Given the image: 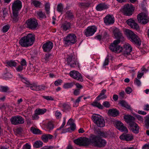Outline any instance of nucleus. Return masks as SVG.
<instances>
[{
    "instance_id": "1",
    "label": "nucleus",
    "mask_w": 149,
    "mask_h": 149,
    "mask_svg": "<svg viewBox=\"0 0 149 149\" xmlns=\"http://www.w3.org/2000/svg\"><path fill=\"white\" fill-rule=\"evenodd\" d=\"M35 36L32 33H29L22 37L19 41V45L23 47H27L31 46L33 43Z\"/></svg>"
},
{
    "instance_id": "2",
    "label": "nucleus",
    "mask_w": 149,
    "mask_h": 149,
    "mask_svg": "<svg viewBox=\"0 0 149 149\" xmlns=\"http://www.w3.org/2000/svg\"><path fill=\"white\" fill-rule=\"evenodd\" d=\"M125 34L133 43L137 46H139L141 43V41L139 37L132 31L126 29L125 31Z\"/></svg>"
},
{
    "instance_id": "3",
    "label": "nucleus",
    "mask_w": 149,
    "mask_h": 149,
    "mask_svg": "<svg viewBox=\"0 0 149 149\" xmlns=\"http://www.w3.org/2000/svg\"><path fill=\"white\" fill-rule=\"evenodd\" d=\"M92 118L94 123L98 127H102L105 125V121L103 117L100 115L94 114Z\"/></svg>"
},
{
    "instance_id": "4",
    "label": "nucleus",
    "mask_w": 149,
    "mask_h": 149,
    "mask_svg": "<svg viewBox=\"0 0 149 149\" xmlns=\"http://www.w3.org/2000/svg\"><path fill=\"white\" fill-rule=\"evenodd\" d=\"M92 140L93 142V145L95 146L101 147L105 146L106 142L105 140L101 139L98 135H94Z\"/></svg>"
},
{
    "instance_id": "5",
    "label": "nucleus",
    "mask_w": 149,
    "mask_h": 149,
    "mask_svg": "<svg viewBox=\"0 0 149 149\" xmlns=\"http://www.w3.org/2000/svg\"><path fill=\"white\" fill-rule=\"evenodd\" d=\"M65 45L68 46L74 44L77 41V37L74 33L68 34L63 38Z\"/></svg>"
},
{
    "instance_id": "6",
    "label": "nucleus",
    "mask_w": 149,
    "mask_h": 149,
    "mask_svg": "<svg viewBox=\"0 0 149 149\" xmlns=\"http://www.w3.org/2000/svg\"><path fill=\"white\" fill-rule=\"evenodd\" d=\"M132 51V48L130 45L128 43H126L122 47L121 51L124 55L127 58L130 59L132 56L130 54L131 52Z\"/></svg>"
},
{
    "instance_id": "7",
    "label": "nucleus",
    "mask_w": 149,
    "mask_h": 149,
    "mask_svg": "<svg viewBox=\"0 0 149 149\" xmlns=\"http://www.w3.org/2000/svg\"><path fill=\"white\" fill-rule=\"evenodd\" d=\"M120 42V40H114L110 45L109 48L110 50L116 53H119L121 52L122 47L118 45Z\"/></svg>"
},
{
    "instance_id": "8",
    "label": "nucleus",
    "mask_w": 149,
    "mask_h": 149,
    "mask_svg": "<svg viewBox=\"0 0 149 149\" xmlns=\"http://www.w3.org/2000/svg\"><path fill=\"white\" fill-rule=\"evenodd\" d=\"M138 22L141 24H145L149 21V18L148 14L145 13H141L137 16Z\"/></svg>"
},
{
    "instance_id": "9",
    "label": "nucleus",
    "mask_w": 149,
    "mask_h": 149,
    "mask_svg": "<svg viewBox=\"0 0 149 149\" xmlns=\"http://www.w3.org/2000/svg\"><path fill=\"white\" fill-rule=\"evenodd\" d=\"M26 24L27 27L32 30L35 29L38 25L37 20L34 18H31L28 19Z\"/></svg>"
},
{
    "instance_id": "10",
    "label": "nucleus",
    "mask_w": 149,
    "mask_h": 149,
    "mask_svg": "<svg viewBox=\"0 0 149 149\" xmlns=\"http://www.w3.org/2000/svg\"><path fill=\"white\" fill-rule=\"evenodd\" d=\"M134 9V7L131 4H127L124 6L123 11L125 15L130 16L132 14Z\"/></svg>"
},
{
    "instance_id": "11",
    "label": "nucleus",
    "mask_w": 149,
    "mask_h": 149,
    "mask_svg": "<svg viewBox=\"0 0 149 149\" xmlns=\"http://www.w3.org/2000/svg\"><path fill=\"white\" fill-rule=\"evenodd\" d=\"M10 120L12 124L14 125L23 124L24 122L23 118L20 116L13 117L10 118Z\"/></svg>"
},
{
    "instance_id": "12",
    "label": "nucleus",
    "mask_w": 149,
    "mask_h": 149,
    "mask_svg": "<svg viewBox=\"0 0 149 149\" xmlns=\"http://www.w3.org/2000/svg\"><path fill=\"white\" fill-rule=\"evenodd\" d=\"M97 30V28L95 26H88L85 30L84 34L86 37L91 36L96 32Z\"/></svg>"
},
{
    "instance_id": "13",
    "label": "nucleus",
    "mask_w": 149,
    "mask_h": 149,
    "mask_svg": "<svg viewBox=\"0 0 149 149\" xmlns=\"http://www.w3.org/2000/svg\"><path fill=\"white\" fill-rule=\"evenodd\" d=\"M67 63L71 68L77 67V61L76 58L72 55L69 56L67 58Z\"/></svg>"
},
{
    "instance_id": "14",
    "label": "nucleus",
    "mask_w": 149,
    "mask_h": 149,
    "mask_svg": "<svg viewBox=\"0 0 149 149\" xmlns=\"http://www.w3.org/2000/svg\"><path fill=\"white\" fill-rule=\"evenodd\" d=\"M70 77L72 78L79 81L82 82L83 81L81 75L78 72L75 70L71 71L69 73Z\"/></svg>"
},
{
    "instance_id": "15",
    "label": "nucleus",
    "mask_w": 149,
    "mask_h": 149,
    "mask_svg": "<svg viewBox=\"0 0 149 149\" xmlns=\"http://www.w3.org/2000/svg\"><path fill=\"white\" fill-rule=\"evenodd\" d=\"M22 8V3L21 1L17 0L14 1L12 3V10L13 11H18Z\"/></svg>"
},
{
    "instance_id": "16",
    "label": "nucleus",
    "mask_w": 149,
    "mask_h": 149,
    "mask_svg": "<svg viewBox=\"0 0 149 149\" xmlns=\"http://www.w3.org/2000/svg\"><path fill=\"white\" fill-rule=\"evenodd\" d=\"M53 47V42L50 41H47L43 44L42 48L44 52H49L51 51Z\"/></svg>"
},
{
    "instance_id": "17",
    "label": "nucleus",
    "mask_w": 149,
    "mask_h": 149,
    "mask_svg": "<svg viewBox=\"0 0 149 149\" xmlns=\"http://www.w3.org/2000/svg\"><path fill=\"white\" fill-rule=\"evenodd\" d=\"M104 22L107 25L113 24L114 22V17L113 15H108L104 18Z\"/></svg>"
},
{
    "instance_id": "18",
    "label": "nucleus",
    "mask_w": 149,
    "mask_h": 149,
    "mask_svg": "<svg viewBox=\"0 0 149 149\" xmlns=\"http://www.w3.org/2000/svg\"><path fill=\"white\" fill-rule=\"evenodd\" d=\"M124 119L125 122L128 124L129 126L135 123V118L129 115H126L124 116Z\"/></svg>"
},
{
    "instance_id": "19",
    "label": "nucleus",
    "mask_w": 149,
    "mask_h": 149,
    "mask_svg": "<svg viewBox=\"0 0 149 149\" xmlns=\"http://www.w3.org/2000/svg\"><path fill=\"white\" fill-rule=\"evenodd\" d=\"M128 127L129 129L133 133L137 134L139 132V127L136 123L128 126Z\"/></svg>"
},
{
    "instance_id": "20",
    "label": "nucleus",
    "mask_w": 149,
    "mask_h": 149,
    "mask_svg": "<svg viewBox=\"0 0 149 149\" xmlns=\"http://www.w3.org/2000/svg\"><path fill=\"white\" fill-rule=\"evenodd\" d=\"M126 22L130 27L134 29L137 30L139 28L138 24L135 22L134 20L131 18L127 20Z\"/></svg>"
},
{
    "instance_id": "21",
    "label": "nucleus",
    "mask_w": 149,
    "mask_h": 149,
    "mask_svg": "<svg viewBox=\"0 0 149 149\" xmlns=\"http://www.w3.org/2000/svg\"><path fill=\"white\" fill-rule=\"evenodd\" d=\"M116 128L121 132H125L126 133L128 132V130L127 127L124 126L123 124L120 121H117L116 123Z\"/></svg>"
},
{
    "instance_id": "22",
    "label": "nucleus",
    "mask_w": 149,
    "mask_h": 149,
    "mask_svg": "<svg viewBox=\"0 0 149 149\" xmlns=\"http://www.w3.org/2000/svg\"><path fill=\"white\" fill-rule=\"evenodd\" d=\"M120 138L121 140L126 141H131L133 139V136L131 134H123L120 136Z\"/></svg>"
},
{
    "instance_id": "23",
    "label": "nucleus",
    "mask_w": 149,
    "mask_h": 149,
    "mask_svg": "<svg viewBox=\"0 0 149 149\" xmlns=\"http://www.w3.org/2000/svg\"><path fill=\"white\" fill-rule=\"evenodd\" d=\"M113 32L114 36L117 40H120V39H123L124 38L121 31L118 29L115 28L113 30Z\"/></svg>"
},
{
    "instance_id": "24",
    "label": "nucleus",
    "mask_w": 149,
    "mask_h": 149,
    "mask_svg": "<svg viewBox=\"0 0 149 149\" xmlns=\"http://www.w3.org/2000/svg\"><path fill=\"white\" fill-rule=\"evenodd\" d=\"M94 136V135L91 134L89 138H85L84 139H83V146H86L88 145L91 143L93 145V142L92 141V139Z\"/></svg>"
},
{
    "instance_id": "25",
    "label": "nucleus",
    "mask_w": 149,
    "mask_h": 149,
    "mask_svg": "<svg viewBox=\"0 0 149 149\" xmlns=\"http://www.w3.org/2000/svg\"><path fill=\"white\" fill-rule=\"evenodd\" d=\"M61 30L66 31L71 28V24L69 22H66L61 24Z\"/></svg>"
},
{
    "instance_id": "26",
    "label": "nucleus",
    "mask_w": 149,
    "mask_h": 149,
    "mask_svg": "<svg viewBox=\"0 0 149 149\" xmlns=\"http://www.w3.org/2000/svg\"><path fill=\"white\" fill-rule=\"evenodd\" d=\"M18 13V11H13V15L11 16V17L14 22H16L19 20V17Z\"/></svg>"
},
{
    "instance_id": "27",
    "label": "nucleus",
    "mask_w": 149,
    "mask_h": 149,
    "mask_svg": "<svg viewBox=\"0 0 149 149\" xmlns=\"http://www.w3.org/2000/svg\"><path fill=\"white\" fill-rule=\"evenodd\" d=\"M109 112L110 114L113 117H116L118 116L119 113L118 111L116 109H112L109 110Z\"/></svg>"
},
{
    "instance_id": "28",
    "label": "nucleus",
    "mask_w": 149,
    "mask_h": 149,
    "mask_svg": "<svg viewBox=\"0 0 149 149\" xmlns=\"http://www.w3.org/2000/svg\"><path fill=\"white\" fill-rule=\"evenodd\" d=\"M108 8V6L104 3H100L96 7V9L98 11H102Z\"/></svg>"
},
{
    "instance_id": "29",
    "label": "nucleus",
    "mask_w": 149,
    "mask_h": 149,
    "mask_svg": "<svg viewBox=\"0 0 149 149\" xmlns=\"http://www.w3.org/2000/svg\"><path fill=\"white\" fill-rule=\"evenodd\" d=\"M53 136L50 134H44L42 136V139L44 142H47L48 139L52 138Z\"/></svg>"
},
{
    "instance_id": "30",
    "label": "nucleus",
    "mask_w": 149,
    "mask_h": 149,
    "mask_svg": "<svg viewBox=\"0 0 149 149\" xmlns=\"http://www.w3.org/2000/svg\"><path fill=\"white\" fill-rule=\"evenodd\" d=\"M45 127L47 131L50 132L53 129L54 127L52 123L51 122H49L45 125Z\"/></svg>"
},
{
    "instance_id": "31",
    "label": "nucleus",
    "mask_w": 149,
    "mask_h": 149,
    "mask_svg": "<svg viewBox=\"0 0 149 149\" xmlns=\"http://www.w3.org/2000/svg\"><path fill=\"white\" fill-rule=\"evenodd\" d=\"M31 131L33 134H41L42 131L38 129L32 127L31 128Z\"/></svg>"
},
{
    "instance_id": "32",
    "label": "nucleus",
    "mask_w": 149,
    "mask_h": 149,
    "mask_svg": "<svg viewBox=\"0 0 149 149\" xmlns=\"http://www.w3.org/2000/svg\"><path fill=\"white\" fill-rule=\"evenodd\" d=\"M119 103L122 107H125L128 109H131L130 105H129L127 102L123 100L120 101Z\"/></svg>"
},
{
    "instance_id": "33",
    "label": "nucleus",
    "mask_w": 149,
    "mask_h": 149,
    "mask_svg": "<svg viewBox=\"0 0 149 149\" xmlns=\"http://www.w3.org/2000/svg\"><path fill=\"white\" fill-rule=\"evenodd\" d=\"M38 18L40 20L46 18V16L45 13L41 11H39L37 12Z\"/></svg>"
},
{
    "instance_id": "34",
    "label": "nucleus",
    "mask_w": 149,
    "mask_h": 149,
    "mask_svg": "<svg viewBox=\"0 0 149 149\" xmlns=\"http://www.w3.org/2000/svg\"><path fill=\"white\" fill-rule=\"evenodd\" d=\"M31 4L36 8H40V6L42 3L41 2L37 0H32Z\"/></svg>"
},
{
    "instance_id": "35",
    "label": "nucleus",
    "mask_w": 149,
    "mask_h": 149,
    "mask_svg": "<svg viewBox=\"0 0 149 149\" xmlns=\"http://www.w3.org/2000/svg\"><path fill=\"white\" fill-rule=\"evenodd\" d=\"M6 64L10 67H15L17 65V63L15 61L10 60L7 61Z\"/></svg>"
},
{
    "instance_id": "36",
    "label": "nucleus",
    "mask_w": 149,
    "mask_h": 149,
    "mask_svg": "<svg viewBox=\"0 0 149 149\" xmlns=\"http://www.w3.org/2000/svg\"><path fill=\"white\" fill-rule=\"evenodd\" d=\"M65 16L69 19H71L74 17L73 13L70 10H68L66 12Z\"/></svg>"
},
{
    "instance_id": "37",
    "label": "nucleus",
    "mask_w": 149,
    "mask_h": 149,
    "mask_svg": "<svg viewBox=\"0 0 149 149\" xmlns=\"http://www.w3.org/2000/svg\"><path fill=\"white\" fill-rule=\"evenodd\" d=\"M37 113L39 115H42L47 111V109L45 108L41 109L38 108L35 110Z\"/></svg>"
},
{
    "instance_id": "38",
    "label": "nucleus",
    "mask_w": 149,
    "mask_h": 149,
    "mask_svg": "<svg viewBox=\"0 0 149 149\" xmlns=\"http://www.w3.org/2000/svg\"><path fill=\"white\" fill-rule=\"evenodd\" d=\"M74 85V82L66 83L64 84L63 87L65 89H68L72 87Z\"/></svg>"
},
{
    "instance_id": "39",
    "label": "nucleus",
    "mask_w": 149,
    "mask_h": 149,
    "mask_svg": "<svg viewBox=\"0 0 149 149\" xmlns=\"http://www.w3.org/2000/svg\"><path fill=\"white\" fill-rule=\"evenodd\" d=\"M93 106L96 107L100 109H103V106L100 103L97 102H94L92 104Z\"/></svg>"
},
{
    "instance_id": "40",
    "label": "nucleus",
    "mask_w": 149,
    "mask_h": 149,
    "mask_svg": "<svg viewBox=\"0 0 149 149\" xmlns=\"http://www.w3.org/2000/svg\"><path fill=\"white\" fill-rule=\"evenodd\" d=\"M42 142L39 141L35 142L33 145V146L34 147L38 148L41 147L42 146Z\"/></svg>"
},
{
    "instance_id": "41",
    "label": "nucleus",
    "mask_w": 149,
    "mask_h": 149,
    "mask_svg": "<svg viewBox=\"0 0 149 149\" xmlns=\"http://www.w3.org/2000/svg\"><path fill=\"white\" fill-rule=\"evenodd\" d=\"M74 142L77 145L81 146L83 145V139L78 138L75 139L74 141Z\"/></svg>"
},
{
    "instance_id": "42",
    "label": "nucleus",
    "mask_w": 149,
    "mask_h": 149,
    "mask_svg": "<svg viewBox=\"0 0 149 149\" xmlns=\"http://www.w3.org/2000/svg\"><path fill=\"white\" fill-rule=\"evenodd\" d=\"M18 76L21 79V81L24 83H25L29 86L30 85V83L27 80V79L23 77L22 75L20 74H18Z\"/></svg>"
},
{
    "instance_id": "43",
    "label": "nucleus",
    "mask_w": 149,
    "mask_h": 149,
    "mask_svg": "<svg viewBox=\"0 0 149 149\" xmlns=\"http://www.w3.org/2000/svg\"><path fill=\"white\" fill-rule=\"evenodd\" d=\"M9 90V88L7 86H0V92H7Z\"/></svg>"
},
{
    "instance_id": "44",
    "label": "nucleus",
    "mask_w": 149,
    "mask_h": 149,
    "mask_svg": "<svg viewBox=\"0 0 149 149\" xmlns=\"http://www.w3.org/2000/svg\"><path fill=\"white\" fill-rule=\"evenodd\" d=\"M60 105L61 107H62L65 110H67L70 109V106L67 104H61Z\"/></svg>"
},
{
    "instance_id": "45",
    "label": "nucleus",
    "mask_w": 149,
    "mask_h": 149,
    "mask_svg": "<svg viewBox=\"0 0 149 149\" xmlns=\"http://www.w3.org/2000/svg\"><path fill=\"white\" fill-rule=\"evenodd\" d=\"M135 117L139 121L140 123H142L144 121L143 117L138 114H136Z\"/></svg>"
},
{
    "instance_id": "46",
    "label": "nucleus",
    "mask_w": 149,
    "mask_h": 149,
    "mask_svg": "<svg viewBox=\"0 0 149 149\" xmlns=\"http://www.w3.org/2000/svg\"><path fill=\"white\" fill-rule=\"evenodd\" d=\"M82 96H79L78 97L77 99L74 101V102L73 106L74 107H77L79 102L80 101L81 98Z\"/></svg>"
},
{
    "instance_id": "47",
    "label": "nucleus",
    "mask_w": 149,
    "mask_h": 149,
    "mask_svg": "<svg viewBox=\"0 0 149 149\" xmlns=\"http://www.w3.org/2000/svg\"><path fill=\"white\" fill-rule=\"evenodd\" d=\"M63 6L62 3H60L58 5L57 10L58 12L62 13V12H63Z\"/></svg>"
},
{
    "instance_id": "48",
    "label": "nucleus",
    "mask_w": 149,
    "mask_h": 149,
    "mask_svg": "<svg viewBox=\"0 0 149 149\" xmlns=\"http://www.w3.org/2000/svg\"><path fill=\"white\" fill-rule=\"evenodd\" d=\"M10 26L9 24H6L3 27L2 30V31L3 33L6 32L9 30Z\"/></svg>"
},
{
    "instance_id": "49",
    "label": "nucleus",
    "mask_w": 149,
    "mask_h": 149,
    "mask_svg": "<svg viewBox=\"0 0 149 149\" xmlns=\"http://www.w3.org/2000/svg\"><path fill=\"white\" fill-rule=\"evenodd\" d=\"M99 134L100 136L104 138H106L109 135L106 132H100Z\"/></svg>"
},
{
    "instance_id": "50",
    "label": "nucleus",
    "mask_w": 149,
    "mask_h": 149,
    "mask_svg": "<svg viewBox=\"0 0 149 149\" xmlns=\"http://www.w3.org/2000/svg\"><path fill=\"white\" fill-rule=\"evenodd\" d=\"M45 87L42 85L36 86V91H42L44 90L45 89Z\"/></svg>"
},
{
    "instance_id": "51",
    "label": "nucleus",
    "mask_w": 149,
    "mask_h": 149,
    "mask_svg": "<svg viewBox=\"0 0 149 149\" xmlns=\"http://www.w3.org/2000/svg\"><path fill=\"white\" fill-rule=\"evenodd\" d=\"M39 115L37 113L36 111L35 110L34 114L32 116V119L38 120L39 118Z\"/></svg>"
},
{
    "instance_id": "52",
    "label": "nucleus",
    "mask_w": 149,
    "mask_h": 149,
    "mask_svg": "<svg viewBox=\"0 0 149 149\" xmlns=\"http://www.w3.org/2000/svg\"><path fill=\"white\" fill-rule=\"evenodd\" d=\"M45 10L47 14H49V13L50 4L49 3H47L45 5Z\"/></svg>"
},
{
    "instance_id": "53",
    "label": "nucleus",
    "mask_w": 149,
    "mask_h": 149,
    "mask_svg": "<svg viewBox=\"0 0 149 149\" xmlns=\"http://www.w3.org/2000/svg\"><path fill=\"white\" fill-rule=\"evenodd\" d=\"M42 97L47 100H54V99L53 97L50 96H42Z\"/></svg>"
},
{
    "instance_id": "54",
    "label": "nucleus",
    "mask_w": 149,
    "mask_h": 149,
    "mask_svg": "<svg viewBox=\"0 0 149 149\" xmlns=\"http://www.w3.org/2000/svg\"><path fill=\"white\" fill-rule=\"evenodd\" d=\"M62 82L63 81L61 79H58L55 81V85L56 86L60 85H61V84L62 83Z\"/></svg>"
},
{
    "instance_id": "55",
    "label": "nucleus",
    "mask_w": 149,
    "mask_h": 149,
    "mask_svg": "<svg viewBox=\"0 0 149 149\" xmlns=\"http://www.w3.org/2000/svg\"><path fill=\"white\" fill-rule=\"evenodd\" d=\"M80 5L83 7H87L90 4L88 2H84L81 3H79Z\"/></svg>"
},
{
    "instance_id": "56",
    "label": "nucleus",
    "mask_w": 149,
    "mask_h": 149,
    "mask_svg": "<svg viewBox=\"0 0 149 149\" xmlns=\"http://www.w3.org/2000/svg\"><path fill=\"white\" fill-rule=\"evenodd\" d=\"M134 83L135 85L138 86H140L141 84V81L138 79L137 78H136L134 80Z\"/></svg>"
},
{
    "instance_id": "57",
    "label": "nucleus",
    "mask_w": 149,
    "mask_h": 149,
    "mask_svg": "<svg viewBox=\"0 0 149 149\" xmlns=\"http://www.w3.org/2000/svg\"><path fill=\"white\" fill-rule=\"evenodd\" d=\"M66 117H64L63 118V121L62 123V125H61V126L58 129H57V130H61L62 128H63L64 125H65V121H66Z\"/></svg>"
},
{
    "instance_id": "58",
    "label": "nucleus",
    "mask_w": 149,
    "mask_h": 149,
    "mask_svg": "<svg viewBox=\"0 0 149 149\" xmlns=\"http://www.w3.org/2000/svg\"><path fill=\"white\" fill-rule=\"evenodd\" d=\"M24 67L20 65H19L16 68V69L17 71L18 72H21L23 70Z\"/></svg>"
},
{
    "instance_id": "59",
    "label": "nucleus",
    "mask_w": 149,
    "mask_h": 149,
    "mask_svg": "<svg viewBox=\"0 0 149 149\" xmlns=\"http://www.w3.org/2000/svg\"><path fill=\"white\" fill-rule=\"evenodd\" d=\"M3 10V18H5L7 16L8 13L6 10V9L4 8L2 9Z\"/></svg>"
},
{
    "instance_id": "60",
    "label": "nucleus",
    "mask_w": 149,
    "mask_h": 149,
    "mask_svg": "<svg viewBox=\"0 0 149 149\" xmlns=\"http://www.w3.org/2000/svg\"><path fill=\"white\" fill-rule=\"evenodd\" d=\"M102 104L104 107L107 108L109 107L110 105L109 102L107 101L104 102Z\"/></svg>"
},
{
    "instance_id": "61",
    "label": "nucleus",
    "mask_w": 149,
    "mask_h": 149,
    "mask_svg": "<svg viewBox=\"0 0 149 149\" xmlns=\"http://www.w3.org/2000/svg\"><path fill=\"white\" fill-rule=\"evenodd\" d=\"M12 75L10 73H7L4 75V77L6 79L12 77Z\"/></svg>"
},
{
    "instance_id": "62",
    "label": "nucleus",
    "mask_w": 149,
    "mask_h": 149,
    "mask_svg": "<svg viewBox=\"0 0 149 149\" xmlns=\"http://www.w3.org/2000/svg\"><path fill=\"white\" fill-rule=\"evenodd\" d=\"M20 65L24 67V66H26V62L24 59H22L20 62Z\"/></svg>"
},
{
    "instance_id": "63",
    "label": "nucleus",
    "mask_w": 149,
    "mask_h": 149,
    "mask_svg": "<svg viewBox=\"0 0 149 149\" xmlns=\"http://www.w3.org/2000/svg\"><path fill=\"white\" fill-rule=\"evenodd\" d=\"M51 56V54L49 53H47L45 54L44 59L46 62L48 61L49 60Z\"/></svg>"
},
{
    "instance_id": "64",
    "label": "nucleus",
    "mask_w": 149,
    "mask_h": 149,
    "mask_svg": "<svg viewBox=\"0 0 149 149\" xmlns=\"http://www.w3.org/2000/svg\"><path fill=\"white\" fill-rule=\"evenodd\" d=\"M146 125L149 127V116L146 117L145 121Z\"/></svg>"
}]
</instances>
